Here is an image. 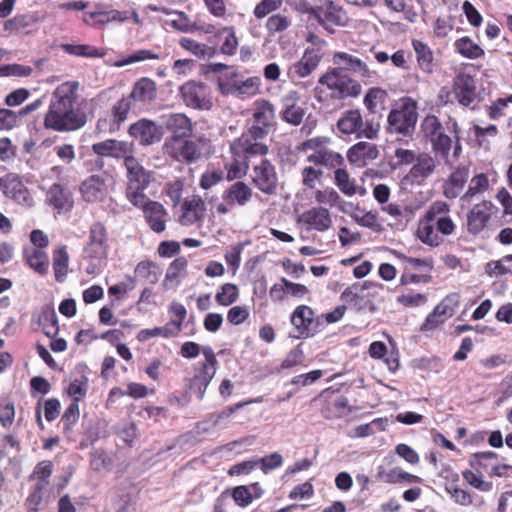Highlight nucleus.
<instances>
[{
    "label": "nucleus",
    "mask_w": 512,
    "mask_h": 512,
    "mask_svg": "<svg viewBox=\"0 0 512 512\" xmlns=\"http://www.w3.org/2000/svg\"><path fill=\"white\" fill-rule=\"evenodd\" d=\"M33 69L30 66L21 64H8L0 66L1 76L27 77L31 75Z\"/></svg>",
    "instance_id": "052dcab7"
},
{
    "label": "nucleus",
    "mask_w": 512,
    "mask_h": 512,
    "mask_svg": "<svg viewBox=\"0 0 512 512\" xmlns=\"http://www.w3.org/2000/svg\"><path fill=\"white\" fill-rule=\"evenodd\" d=\"M386 92L381 88H371L364 97V104L370 112H374L378 101L383 102L386 98Z\"/></svg>",
    "instance_id": "680f3d73"
},
{
    "label": "nucleus",
    "mask_w": 512,
    "mask_h": 512,
    "mask_svg": "<svg viewBox=\"0 0 512 512\" xmlns=\"http://www.w3.org/2000/svg\"><path fill=\"white\" fill-rule=\"evenodd\" d=\"M161 126L171 133L165 141L190 137L193 131L191 120L183 113L163 115Z\"/></svg>",
    "instance_id": "a211bd4d"
},
{
    "label": "nucleus",
    "mask_w": 512,
    "mask_h": 512,
    "mask_svg": "<svg viewBox=\"0 0 512 512\" xmlns=\"http://www.w3.org/2000/svg\"><path fill=\"white\" fill-rule=\"evenodd\" d=\"M28 265L40 275L48 271L49 260L45 252L40 249H34L31 255L26 257Z\"/></svg>",
    "instance_id": "c03bdc74"
},
{
    "label": "nucleus",
    "mask_w": 512,
    "mask_h": 512,
    "mask_svg": "<svg viewBox=\"0 0 512 512\" xmlns=\"http://www.w3.org/2000/svg\"><path fill=\"white\" fill-rule=\"evenodd\" d=\"M38 22V17L34 14L17 15L5 22L6 30H14L17 32H26Z\"/></svg>",
    "instance_id": "ea45409f"
},
{
    "label": "nucleus",
    "mask_w": 512,
    "mask_h": 512,
    "mask_svg": "<svg viewBox=\"0 0 512 512\" xmlns=\"http://www.w3.org/2000/svg\"><path fill=\"white\" fill-rule=\"evenodd\" d=\"M156 95V83L150 78L143 77L134 84L129 97L131 100L147 104L154 101L156 99Z\"/></svg>",
    "instance_id": "bb28decb"
},
{
    "label": "nucleus",
    "mask_w": 512,
    "mask_h": 512,
    "mask_svg": "<svg viewBox=\"0 0 512 512\" xmlns=\"http://www.w3.org/2000/svg\"><path fill=\"white\" fill-rule=\"evenodd\" d=\"M179 92L187 107L210 110L213 106L211 90L202 82L188 81L180 86Z\"/></svg>",
    "instance_id": "9d476101"
},
{
    "label": "nucleus",
    "mask_w": 512,
    "mask_h": 512,
    "mask_svg": "<svg viewBox=\"0 0 512 512\" xmlns=\"http://www.w3.org/2000/svg\"><path fill=\"white\" fill-rule=\"evenodd\" d=\"M131 102L132 100L129 96L122 97L112 107L113 122L118 127L127 119L128 113L131 109Z\"/></svg>",
    "instance_id": "09e8293b"
},
{
    "label": "nucleus",
    "mask_w": 512,
    "mask_h": 512,
    "mask_svg": "<svg viewBox=\"0 0 512 512\" xmlns=\"http://www.w3.org/2000/svg\"><path fill=\"white\" fill-rule=\"evenodd\" d=\"M401 258L404 261L406 271H409L411 269H426L428 271H432L434 268V261L432 258L420 259L407 256H401Z\"/></svg>",
    "instance_id": "bf43d9fd"
},
{
    "label": "nucleus",
    "mask_w": 512,
    "mask_h": 512,
    "mask_svg": "<svg viewBox=\"0 0 512 512\" xmlns=\"http://www.w3.org/2000/svg\"><path fill=\"white\" fill-rule=\"evenodd\" d=\"M433 151L440 155L445 161H448L449 153L452 146V139L445 133H440L434 136L431 140Z\"/></svg>",
    "instance_id": "49530a36"
},
{
    "label": "nucleus",
    "mask_w": 512,
    "mask_h": 512,
    "mask_svg": "<svg viewBox=\"0 0 512 512\" xmlns=\"http://www.w3.org/2000/svg\"><path fill=\"white\" fill-rule=\"evenodd\" d=\"M453 91L460 104L469 106L476 96V85L472 76L465 73H459L453 84Z\"/></svg>",
    "instance_id": "b1692460"
},
{
    "label": "nucleus",
    "mask_w": 512,
    "mask_h": 512,
    "mask_svg": "<svg viewBox=\"0 0 512 512\" xmlns=\"http://www.w3.org/2000/svg\"><path fill=\"white\" fill-rule=\"evenodd\" d=\"M334 179L336 186L343 194L347 196H353L356 194V185L354 181L350 179L345 166H342L337 171H334Z\"/></svg>",
    "instance_id": "79ce46f5"
},
{
    "label": "nucleus",
    "mask_w": 512,
    "mask_h": 512,
    "mask_svg": "<svg viewBox=\"0 0 512 512\" xmlns=\"http://www.w3.org/2000/svg\"><path fill=\"white\" fill-rule=\"evenodd\" d=\"M62 49L70 54L75 56H83V57H89V58H97V57H103L104 53L99 52V50L93 46L90 45H84V44H63Z\"/></svg>",
    "instance_id": "a18cd8bd"
},
{
    "label": "nucleus",
    "mask_w": 512,
    "mask_h": 512,
    "mask_svg": "<svg viewBox=\"0 0 512 512\" xmlns=\"http://www.w3.org/2000/svg\"><path fill=\"white\" fill-rule=\"evenodd\" d=\"M298 222L306 225L308 230L324 232L331 227L332 219L328 209L318 206L304 211L299 216Z\"/></svg>",
    "instance_id": "4be33fe9"
},
{
    "label": "nucleus",
    "mask_w": 512,
    "mask_h": 512,
    "mask_svg": "<svg viewBox=\"0 0 512 512\" xmlns=\"http://www.w3.org/2000/svg\"><path fill=\"white\" fill-rule=\"evenodd\" d=\"M128 133L142 146L158 143L164 135L161 125H157L154 121L145 118L131 124Z\"/></svg>",
    "instance_id": "ddd939ff"
},
{
    "label": "nucleus",
    "mask_w": 512,
    "mask_h": 512,
    "mask_svg": "<svg viewBox=\"0 0 512 512\" xmlns=\"http://www.w3.org/2000/svg\"><path fill=\"white\" fill-rule=\"evenodd\" d=\"M454 47L459 54L467 59H477L484 55V50L468 36L457 39Z\"/></svg>",
    "instance_id": "e433bc0d"
},
{
    "label": "nucleus",
    "mask_w": 512,
    "mask_h": 512,
    "mask_svg": "<svg viewBox=\"0 0 512 512\" xmlns=\"http://www.w3.org/2000/svg\"><path fill=\"white\" fill-rule=\"evenodd\" d=\"M108 251L106 227L100 222H95L90 227L89 242L84 249L85 259L89 261L86 267L87 274L92 275L100 271L106 263Z\"/></svg>",
    "instance_id": "7ed1b4c3"
},
{
    "label": "nucleus",
    "mask_w": 512,
    "mask_h": 512,
    "mask_svg": "<svg viewBox=\"0 0 512 512\" xmlns=\"http://www.w3.org/2000/svg\"><path fill=\"white\" fill-rule=\"evenodd\" d=\"M253 184L263 193L272 195L278 186V175L275 166L268 160L262 159L253 167Z\"/></svg>",
    "instance_id": "4468645a"
},
{
    "label": "nucleus",
    "mask_w": 512,
    "mask_h": 512,
    "mask_svg": "<svg viewBox=\"0 0 512 512\" xmlns=\"http://www.w3.org/2000/svg\"><path fill=\"white\" fill-rule=\"evenodd\" d=\"M142 208L144 218L150 229L155 233H161L166 228L168 213L162 204L145 198Z\"/></svg>",
    "instance_id": "412c9836"
},
{
    "label": "nucleus",
    "mask_w": 512,
    "mask_h": 512,
    "mask_svg": "<svg viewBox=\"0 0 512 512\" xmlns=\"http://www.w3.org/2000/svg\"><path fill=\"white\" fill-rule=\"evenodd\" d=\"M300 95L297 91L291 90L281 99L282 110L280 112L281 119L293 126H298L302 123L305 116V108L298 105Z\"/></svg>",
    "instance_id": "aec40b11"
},
{
    "label": "nucleus",
    "mask_w": 512,
    "mask_h": 512,
    "mask_svg": "<svg viewBox=\"0 0 512 512\" xmlns=\"http://www.w3.org/2000/svg\"><path fill=\"white\" fill-rule=\"evenodd\" d=\"M436 167L437 161L433 156L426 152L419 153L405 179L411 184L421 185L435 172Z\"/></svg>",
    "instance_id": "6ab92c4d"
},
{
    "label": "nucleus",
    "mask_w": 512,
    "mask_h": 512,
    "mask_svg": "<svg viewBox=\"0 0 512 512\" xmlns=\"http://www.w3.org/2000/svg\"><path fill=\"white\" fill-rule=\"evenodd\" d=\"M378 155L377 146L369 142H358L347 151L349 162L357 166L365 165L367 161L376 159Z\"/></svg>",
    "instance_id": "a878e982"
},
{
    "label": "nucleus",
    "mask_w": 512,
    "mask_h": 512,
    "mask_svg": "<svg viewBox=\"0 0 512 512\" xmlns=\"http://www.w3.org/2000/svg\"><path fill=\"white\" fill-rule=\"evenodd\" d=\"M162 151L172 160L190 165L210 156L212 145L206 137H187L164 141Z\"/></svg>",
    "instance_id": "f03ea898"
},
{
    "label": "nucleus",
    "mask_w": 512,
    "mask_h": 512,
    "mask_svg": "<svg viewBox=\"0 0 512 512\" xmlns=\"http://www.w3.org/2000/svg\"><path fill=\"white\" fill-rule=\"evenodd\" d=\"M422 131L424 133V136L426 138H429L430 140L442 133V124L439 121V119L434 115H428L424 118L422 124H421Z\"/></svg>",
    "instance_id": "6e6d98bb"
},
{
    "label": "nucleus",
    "mask_w": 512,
    "mask_h": 512,
    "mask_svg": "<svg viewBox=\"0 0 512 512\" xmlns=\"http://www.w3.org/2000/svg\"><path fill=\"white\" fill-rule=\"evenodd\" d=\"M385 481L388 483H400L402 481H406L408 483H419L421 478L395 468L385 474Z\"/></svg>",
    "instance_id": "5fc2aeb1"
},
{
    "label": "nucleus",
    "mask_w": 512,
    "mask_h": 512,
    "mask_svg": "<svg viewBox=\"0 0 512 512\" xmlns=\"http://www.w3.org/2000/svg\"><path fill=\"white\" fill-rule=\"evenodd\" d=\"M69 255L66 247H60L53 253V269L57 282H63L68 273Z\"/></svg>",
    "instance_id": "c9c22d12"
},
{
    "label": "nucleus",
    "mask_w": 512,
    "mask_h": 512,
    "mask_svg": "<svg viewBox=\"0 0 512 512\" xmlns=\"http://www.w3.org/2000/svg\"><path fill=\"white\" fill-rule=\"evenodd\" d=\"M231 496L236 504L241 507H246L253 501L252 492L244 485L235 487Z\"/></svg>",
    "instance_id": "0e129e2a"
},
{
    "label": "nucleus",
    "mask_w": 512,
    "mask_h": 512,
    "mask_svg": "<svg viewBox=\"0 0 512 512\" xmlns=\"http://www.w3.org/2000/svg\"><path fill=\"white\" fill-rule=\"evenodd\" d=\"M19 123V114L16 111L0 108V131H9Z\"/></svg>",
    "instance_id": "4d7b16f0"
},
{
    "label": "nucleus",
    "mask_w": 512,
    "mask_h": 512,
    "mask_svg": "<svg viewBox=\"0 0 512 512\" xmlns=\"http://www.w3.org/2000/svg\"><path fill=\"white\" fill-rule=\"evenodd\" d=\"M291 25V20L280 13L270 16L266 22V29L269 34L283 32Z\"/></svg>",
    "instance_id": "603ef678"
},
{
    "label": "nucleus",
    "mask_w": 512,
    "mask_h": 512,
    "mask_svg": "<svg viewBox=\"0 0 512 512\" xmlns=\"http://www.w3.org/2000/svg\"><path fill=\"white\" fill-rule=\"evenodd\" d=\"M241 81L239 74L233 71L226 74L224 77H220L218 79V85L223 94H235L238 93V86Z\"/></svg>",
    "instance_id": "3c124183"
},
{
    "label": "nucleus",
    "mask_w": 512,
    "mask_h": 512,
    "mask_svg": "<svg viewBox=\"0 0 512 512\" xmlns=\"http://www.w3.org/2000/svg\"><path fill=\"white\" fill-rule=\"evenodd\" d=\"M432 222L427 219L421 220L416 235L422 243L431 247H438L443 243V238L438 235V231Z\"/></svg>",
    "instance_id": "72a5a7b5"
},
{
    "label": "nucleus",
    "mask_w": 512,
    "mask_h": 512,
    "mask_svg": "<svg viewBox=\"0 0 512 512\" xmlns=\"http://www.w3.org/2000/svg\"><path fill=\"white\" fill-rule=\"evenodd\" d=\"M165 57L164 54L161 53H155L152 50L148 49H140L137 51H134L133 53L129 54L122 60L118 61L116 63L117 67H123L127 66L136 62H142L145 60H161Z\"/></svg>",
    "instance_id": "4c0bfd02"
},
{
    "label": "nucleus",
    "mask_w": 512,
    "mask_h": 512,
    "mask_svg": "<svg viewBox=\"0 0 512 512\" xmlns=\"http://www.w3.org/2000/svg\"><path fill=\"white\" fill-rule=\"evenodd\" d=\"M382 288L383 285L381 284L365 281L362 285L354 284L346 288L341 294V299L357 311L369 310L374 312L376 307L372 298Z\"/></svg>",
    "instance_id": "1a4fd4ad"
},
{
    "label": "nucleus",
    "mask_w": 512,
    "mask_h": 512,
    "mask_svg": "<svg viewBox=\"0 0 512 512\" xmlns=\"http://www.w3.org/2000/svg\"><path fill=\"white\" fill-rule=\"evenodd\" d=\"M124 166L127 170L126 197L134 206H140L145 202L144 190L151 181V173L133 155L125 157Z\"/></svg>",
    "instance_id": "39448f33"
},
{
    "label": "nucleus",
    "mask_w": 512,
    "mask_h": 512,
    "mask_svg": "<svg viewBox=\"0 0 512 512\" xmlns=\"http://www.w3.org/2000/svg\"><path fill=\"white\" fill-rule=\"evenodd\" d=\"M318 83L330 91V97L335 100L356 98L361 94L362 86L358 80L343 73L335 66L329 68L318 80Z\"/></svg>",
    "instance_id": "20e7f679"
},
{
    "label": "nucleus",
    "mask_w": 512,
    "mask_h": 512,
    "mask_svg": "<svg viewBox=\"0 0 512 512\" xmlns=\"http://www.w3.org/2000/svg\"><path fill=\"white\" fill-rule=\"evenodd\" d=\"M274 117V107L270 102L261 101L257 103L253 112V119L255 124L270 129V127L273 125Z\"/></svg>",
    "instance_id": "f704fd0d"
},
{
    "label": "nucleus",
    "mask_w": 512,
    "mask_h": 512,
    "mask_svg": "<svg viewBox=\"0 0 512 512\" xmlns=\"http://www.w3.org/2000/svg\"><path fill=\"white\" fill-rule=\"evenodd\" d=\"M301 175L303 185L313 189L315 187L316 181L323 176V171L312 166H307L302 169Z\"/></svg>",
    "instance_id": "338daca9"
},
{
    "label": "nucleus",
    "mask_w": 512,
    "mask_h": 512,
    "mask_svg": "<svg viewBox=\"0 0 512 512\" xmlns=\"http://www.w3.org/2000/svg\"><path fill=\"white\" fill-rule=\"evenodd\" d=\"M307 161L315 166H323L329 170L337 171L342 166H345L344 157L333 150L328 148H320L307 157Z\"/></svg>",
    "instance_id": "393cba45"
},
{
    "label": "nucleus",
    "mask_w": 512,
    "mask_h": 512,
    "mask_svg": "<svg viewBox=\"0 0 512 512\" xmlns=\"http://www.w3.org/2000/svg\"><path fill=\"white\" fill-rule=\"evenodd\" d=\"M306 12L312 15L317 22L326 30L328 25L345 26L347 16L342 7L336 5L333 1L328 0L320 6H309Z\"/></svg>",
    "instance_id": "f8f14e48"
},
{
    "label": "nucleus",
    "mask_w": 512,
    "mask_h": 512,
    "mask_svg": "<svg viewBox=\"0 0 512 512\" xmlns=\"http://www.w3.org/2000/svg\"><path fill=\"white\" fill-rule=\"evenodd\" d=\"M4 194L19 204L32 206L33 199L26 186L17 177L8 179L4 184Z\"/></svg>",
    "instance_id": "c85d7f7f"
},
{
    "label": "nucleus",
    "mask_w": 512,
    "mask_h": 512,
    "mask_svg": "<svg viewBox=\"0 0 512 512\" xmlns=\"http://www.w3.org/2000/svg\"><path fill=\"white\" fill-rule=\"evenodd\" d=\"M419 68L427 74L434 71V57L432 50L420 40L412 42Z\"/></svg>",
    "instance_id": "473e14b6"
},
{
    "label": "nucleus",
    "mask_w": 512,
    "mask_h": 512,
    "mask_svg": "<svg viewBox=\"0 0 512 512\" xmlns=\"http://www.w3.org/2000/svg\"><path fill=\"white\" fill-rule=\"evenodd\" d=\"M253 196L252 188L243 181L231 184L222 194V202L216 206L218 214L224 215L232 211L235 206L247 205Z\"/></svg>",
    "instance_id": "9b49d317"
},
{
    "label": "nucleus",
    "mask_w": 512,
    "mask_h": 512,
    "mask_svg": "<svg viewBox=\"0 0 512 512\" xmlns=\"http://www.w3.org/2000/svg\"><path fill=\"white\" fill-rule=\"evenodd\" d=\"M109 179L107 173L94 174L85 179L80 186L83 199L91 203L104 200L108 193Z\"/></svg>",
    "instance_id": "f3484780"
},
{
    "label": "nucleus",
    "mask_w": 512,
    "mask_h": 512,
    "mask_svg": "<svg viewBox=\"0 0 512 512\" xmlns=\"http://www.w3.org/2000/svg\"><path fill=\"white\" fill-rule=\"evenodd\" d=\"M179 45L195 55L198 58H205L206 56L211 55V49L207 45L203 43H199L191 38L182 37L179 40Z\"/></svg>",
    "instance_id": "de8ad7c7"
},
{
    "label": "nucleus",
    "mask_w": 512,
    "mask_h": 512,
    "mask_svg": "<svg viewBox=\"0 0 512 512\" xmlns=\"http://www.w3.org/2000/svg\"><path fill=\"white\" fill-rule=\"evenodd\" d=\"M332 62L343 73L359 77L364 84L374 83L378 77L366 60L348 52L337 51L332 56Z\"/></svg>",
    "instance_id": "6e6552de"
},
{
    "label": "nucleus",
    "mask_w": 512,
    "mask_h": 512,
    "mask_svg": "<svg viewBox=\"0 0 512 512\" xmlns=\"http://www.w3.org/2000/svg\"><path fill=\"white\" fill-rule=\"evenodd\" d=\"M187 267V260L185 257H178L176 258L171 264L169 265L164 283L172 282L179 276L180 272L183 271Z\"/></svg>",
    "instance_id": "69168bd1"
},
{
    "label": "nucleus",
    "mask_w": 512,
    "mask_h": 512,
    "mask_svg": "<svg viewBox=\"0 0 512 512\" xmlns=\"http://www.w3.org/2000/svg\"><path fill=\"white\" fill-rule=\"evenodd\" d=\"M92 151L100 157L124 158L132 155L133 145L125 141L107 139L92 145Z\"/></svg>",
    "instance_id": "5701e85b"
},
{
    "label": "nucleus",
    "mask_w": 512,
    "mask_h": 512,
    "mask_svg": "<svg viewBox=\"0 0 512 512\" xmlns=\"http://www.w3.org/2000/svg\"><path fill=\"white\" fill-rule=\"evenodd\" d=\"M216 370L196 366L195 375L189 381V389L196 393L198 399H202L206 392V389L213 377L215 376Z\"/></svg>",
    "instance_id": "c756f323"
},
{
    "label": "nucleus",
    "mask_w": 512,
    "mask_h": 512,
    "mask_svg": "<svg viewBox=\"0 0 512 512\" xmlns=\"http://www.w3.org/2000/svg\"><path fill=\"white\" fill-rule=\"evenodd\" d=\"M340 196L333 188H327L325 190H318L315 193V200L319 204H327L333 207L339 201Z\"/></svg>",
    "instance_id": "774afa93"
},
{
    "label": "nucleus",
    "mask_w": 512,
    "mask_h": 512,
    "mask_svg": "<svg viewBox=\"0 0 512 512\" xmlns=\"http://www.w3.org/2000/svg\"><path fill=\"white\" fill-rule=\"evenodd\" d=\"M230 150L234 158V164L228 172V178L232 179L238 176L237 171L240 168L248 169L251 158L266 155L269 148L260 140L253 141L247 137H239L231 143Z\"/></svg>",
    "instance_id": "423d86ee"
},
{
    "label": "nucleus",
    "mask_w": 512,
    "mask_h": 512,
    "mask_svg": "<svg viewBox=\"0 0 512 512\" xmlns=\"http://www.w3.org/2000/svg\"><path fill=\"white\" fill-rule=\"evenodd\" d=\"M417 119L416 102L410 97H404L401 99L400 106L390 111L387 130L391 134L409 136L415 129Z\"/></svg>",
    "instance_id": "0eeeda50"
},
{
    "label": "nucleus",
    "mask_w": 512,
    "mask_h": 512,
    "mask_svg": "<svg viewBox=\"0 0 512 512\" xmlns=\"http://www.w3.org/2000/svg\"><path fill=\"white\" fill-rule=\"evenodd\" d=\"M46 202L60 213L72 206L70 194L60 184H53L46 195Z\"/></svg>",
    "instance_id": "7c9ffc66"
},
{
    "label": "nucleus",
    "mask_w": 512,
    "mask_h": 512,
    "mask_svg": "<svg viewBox=\"0 0 512 512\" xmlns=\"http://www.w3.org/2000/svg\"><path fill=\"white\" fill-rule=\"evenodd\" d=\"M218 37L222 40L220 51L226 55H233L238 46V40L235 32L231 27H224L219 33Z\"/></svg>",
    "instance_id": "37998d69"
},
{
    "label": "nucleus",
    "mask_w": 512,
    "mask_h": 512,
    "mask_svg": "<svg viewBox=\"0 0 512 512\" xmlns=\"http://www.w3.org/2000/svg\"><path fill=\"white\" fill-rule=\"evenodd\" d=\"M135 275L141 279H145L150 284L158 282L161 275L160 269L151 261H142L135 268Z\"/></svg>",
    "instance_id": "a19ab883"
},
{
    "label": "nucleus",
    "mask_w": 512,
    "mask_h": 512,
    "mask_svg": "<svg viewBox=\"0 0 512 512\" xmlns=\"http://www.w3.org/2000/svg\"><path fill=\"white\" fill-rule=\"evenodd\" d=\"M283 0H261L254 8V15L258 19H262L276 11L282 5Z\"/></svg>",
    "instance_id": "13d9d810"
},
{
    "label": "nucleus",
    "mask_w": 512,
    "mask_h": 512,
    "mask_svg": "<svg viewBox=\"0 0 512 512\" xmlns=\"http://www.w3.org/2000/svg\"><path fill=\"white\" fill-rule=\"evenodd\" d=\"M238 298V288L235 284L225 283L221 287L215 299L219 305L229 306L234 303Z\"/></svg>",
    "instance_id": "8fccbe9b"
},
{
    "label": "nucleus",
    "mask_w": 512,
    "mask_h": 512,
    "mask_svg": "<svg viewBox=\"0 0 512 512\" xmlns=\"http://www.w3.org/2000/svg\"><path fill=\"white\" fill-rule=\"evenodd\" d=\"M462 476L467 483H469L471 486L480 491L488 492L492 489V483L485 482L483 480L481 470H479V472H477L476 470L475 472L471 470H465L462 472Z\"/></svg>",
    "instance_id": "864d4df0"
},
{
    "label": "nucleus",
    "mask_w": 512,
    "mask_h": 512,
    "mask_svg": "<svg viewBox=\"0 0 512 512\" xmlns=\"http://www.w3.org/2000/svg\"><path fill=\"white\" fill-rule=\"evenodd\" d=\"M313 322V311L310 307L302 305L295 309L291 316V323L295 326L298 334L296 338H306L313 333L309 329V325Z\"/></svg>",
    "instance_id": "cd10ccee"
},
{
    "label": "nucleus",
    "mask_w": 512,
    "mask_h": 512,
    "mask_svg": "<svg viewBox=\"0 0 512 512\" xmlns=\"http://www.w3.org/2000/svg\"><path fill=\"white\" fill-rule=\"evenodd\" d=\"M363 126V119L359 110H348L337 121V128L343 134H356Z\"/></svg>",
    "instance_id": "2f4dec72"
},
{
    "label": "nucleus",
    "mask_w": 512,
    "mask_h": 512,
    "mask_svg": "<svg viewBox=\"0 0 512 512\" xmlns=\"http://www.w3.org/2000/svg\"><path fill=\"white\" fill-rule=\"evenodd\" d=\"M322 60V54L318 49L306 48L302 57L293 63L288 70L291 79L306 78L314 72Z\"/></svg>",
    "instance_id": "dca6fc26"
},
{
    "label": "nucleus",
    "mask_w": 512,
    "mask_h": 512,
    "mask_svg": "<svg viewBox=\"0 0 512 512\" xmlns=\"http://www.w3.org/2000/svg\"><path fill=\"white\" fill-rule=\"evenodd\" d=\"M87 122L85 112L76 104L72 86L63 84L53 93L44 118V127L57 132H70L82 128Z\"/></svg>",
    "instance_id": "f257e3e1"
},
{
    "label": "nucleus",
    "mask_w": 512,
    "mask_h": 512,
    "mask_svg": "<svg viewBox=\"0 0 512 512\" xmlns=\"http://www.w3.org/2000/svg\"><path fill=\"white\" fill-rule=\"evenodd\" d=\"M79 406L76 401H73L65 410L61 422L63 423L64 431H69L71 427L78 421Z\"/></svg>",
    "instance_id": "e2e57ef3"
},
{
    "label": "nucleus",
    "mask_w": 512,
    "mask_h": 512,
    "mask_svg": "<svg viewBox=\"0 0 512 512\" xmlns=\"http://www.w3.org/2000/svg\"><path fill=\"white\" fill-rule=\"evenodd\" d=\"M494 209L490 201L475 204L467 213V231L472 235L481 233L489 223Z\"/></svg>",
    "instance_id": "2eb2a0df"
},
{
    "label": "nucleus",
    "mask_w": 512,
    "mask_h": 512,
    "mask_svg": "<svg viewBox=\"0 0 512 512\" xmlns=\"http://www.w3.org/2000/svg\"><path fill=\"white\" fill-rule=\"evenodd\" d=\"M488 188V177L484 173L477 174L471 179L468 190L461 197V200L465 202H470L475 195L487 191Z\"/></svg>",
    "instance_id": "58836bf2"
}]
</instances>
